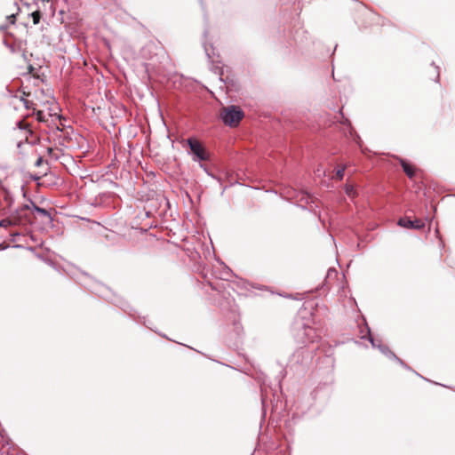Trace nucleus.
I'll use <instances>...</instances> for the list:
<instances>
[{"label":"nucleus","instance_id":"nucleus-6","mask_svg":"<svg viewBox=\"0 0 455 455\" xmlns=\"http://www.w3.org/2000/svg\"><path fill=\"white\" fill-rule=\"evenodd\" d=\"M398 225L411 229H421L425 227V223L422 220L416 219L414 220H411L407 218L400 219L398 221Z\"/></svg>","mask_w":455,"mask_h":455},{"label":"nucleus","instance_id":"nucleus-16","mask_svg":"<svg viewBox=\"0 0 455 455\" xmlns=\"http://www.w3.org/2000/svg\"><path fill=\"white\" fill-rule=\"evenodd\" d=\"M10 235L12 236L11 241L12 242H15L16 241V236H19L20 233L19 232H12V233L10 234Z\"/></svg>","mask_w":455,"mask_h":455},{"label":"nucleus","instance_id":"nucleus-13","mask_svg":"<svg viewBox=\"0 0 455 455\" xmlns=\"http://www.w3.org/2000/svg\"><path fill=\"white\" fill-rule=\"evenodd\" d=\"M345 169H346V166L342 167L341 169H339L336 172V177L339 179V180H342L343 177H344V172H345Z\"/></svg>","mask_w":455,"mask_h":455},{"label":"nucleus","instance_id":"nucleus-9","mask_svg":"<svg viewBox=\"0 0 455 455\" xmlns=\"http://www.w3.org/2000/svg\"><path fill=\"white\" fill-rule=\"evenodd\" d=\"M400 162L406 175L411 179L414 176L413 168L403 159H401Z\"/></svg>","mask_w":455,"mask_h":455},{"label":"nucleus","instance_id":"nucleus-1","mask_svg":"<svg viewBox=\"0 0 455 455\" xmlns=\"http://www.w3.org/2000/svg\"><path fill=\"white\" fill-rule=\"evenodd\" d=\"M29 208L30 206L28 204H23L22 206L15 209L10 217L0 221V228H8L12 226L27 224L28 222V219L24 212Z\"/></svg>","mask_w":455,"mask_h":455},{"label":"nucleus","instance_id":"nucleus-11","mask_svg":"<svg viewBox=\"0 0 455 455\" xmlns=\"http://www.w3.org/2000/svg\"><path fill=\"white\" fill-rule=\"evenodd\" d=\"M31 17H32V20H33V23L36 25V24H38L40 22V20H41V12L39 11H35L31 13Z\"/></svg>","mask_w":455,"mask_h":455},{"label":"nucleus","instance_id":"nucleus-12","mask_svg":"<svg viewBox=\"0 0 455 455\" xmlns=\"http://www.w3.org/2000/svg\"><path fill=\"white\" fill-rule=\"evenodd\" d=\"M315 175L317 176L318 178H321V177H323L326 175V171L325 169H323L322 166H319L315 171Z\"/></svg>","mask_w":455,"mask_h":455},{"label":"nucleus","instance_id":"nucleus-10","mask_svg":"<svg viewBox=\"0 0 455 455\" xmlns=\"http://www.w3.org/2000/svg\"><path fill=\"white\" fill-rule=\"evenodd\" d=\"M31 207H32V210L34 212H36V213L44 216V217H47L49 219H51V214L49 213V212L44 208H40L39 206L36 205L33 202H31Z\"/></svg>","mask_w":455,"mask_h":455},{"label":"nucleus","instance_id":"nucleus-20","mask_svg":"<svg viewBox=\"0 0 455 455\" xmlns=\"http://www.w3.org/2000/svg\"><path fill=\"white\" fill-rule=\"evenodd\" d=\"M41 161H42V160H41V158H40V159H38V161H37L36 164H37V165H39V164L41 163Z\"/></svg>","mask_w":455,"mask_h":455},{"label":"nucleus","instance_id":"nucleus-5","mask_svg":"<svg viewBox=\"0 0 455 455\" xmlns=\"http://www.w3.org/2000/svg\"><path fill=\"white\" fill-rule=\"evenodd\" d=\"M14 204V198L12 193L6 189L0 192V205L3 210H7L9 212H13L12 205Z\"/></svg>","mask_w":455,"mask_h":455},{"label":"nucleus","instance_id":"nucleus-15","mask_svg":"<svg viewBox=\"0 0 455 455\" xmlns=\"http://www.w3.org/2000/svg\"><path fill=\"white\" fill-rule=\"evenodd\" d=\"M353 190H354V188H353V187H352V186H349V185H347V186H346V193H347L349 196H351L353 195Z\"/></svg>","mask_w":455,"mask_h":455},{"label":"nucleus","instance_id":"nucleus-19","mask_svg":"<svg viewBox=\"0 0 455 455\" xmlns=\"http://www.w3.org/2000/svg\"><path fill=\"white\" fill-rule=\"evenodd\" d=\"M205 52H206V55H207L209 58H211L210 52H209V51H208V49H207L206 47H205Z\"/></svg>","mask_w":455,"mask_h":455},{"label":"nucleus","instance_id":"nucleus-8","mask_svg":"<svg viewBox=\"0 0 455 455\" xmlns=\"http://www.w3.org/2000/svg\"><path fill=\"white\" fill-rule=\"evenodd\" d=\"M36 119L41 122V123H47L48 122V117H52V116H56L58 117V115L57 113H52V112H49L48 114H45L44 111L42 110H36Z\"/></svg>","mask_w":455,"mask_h":455},{"label":"nucleus","instance_id":"nucleus-3","mask_svg":"<svg viewBox=\"0 0 455 455\" xmlns=\"http://www.w3.org/2000/svg\"><path fill=\"white\" fill-rule=\"evenodd\" d=\"M187 143L189 147V154L192 156V160L195 162L207 161L209 155L201 142L195 138H188Z\"/></svg>","mask_w":455,"mask_h":455},{"label":"nucleus","instance_id":"nucleus-7","mask_svg":"<svg viewBox=\"0 0 455 455\" xmlns=\"http://www.w3.org/2000/svg\"><path fill=\"white\" fill-rule=\"evenodd\" d=\"M303 335H304V338H303L302 342L305 344L315 343L320 338V336L317 333L315 329H314L313 327H310V326H306V325H304V328H303Z\"/></svg>","mask_w":455,"mask_h":455},{"label":"nucleus","instance_id":"nucleus-17","mask_svg":"<svg viewBox=\"0 0 455 455\" xmlns=\"http://www.w3.org/2000/svg\"><path fill=\"white\" fill-rule=\"evenodd\" d=\"M7 18H8V20H10V22H11V23H14V22H15V20H16V16H15V14H12V15L8 16Z\"/></svg>","mask_w":455,"mask_h":455},{"label":"nucleus","instance_id":"nucleus-14","mask_svg":"<svg viewBox=\"0 0 455 455\" xmlns=\"http://www.w3.org/2000/svg\"><path fill=\"white\" fill-rule=\"evenodd\" d=\"M24 106L28 109L32 108L34 111H36V108L34 107V104L32 102H29L28 100H24Z\"/></svg>","mask_w":455,"mask_h":455},{"label":"nucleus","instance_id":"nucleus-2","mask_svg":"<svg viewBox=\"0 0 455 455\" xmlns=\"http://www.w3.org/2000/svg\"><path fill=\"white\" fill-rule=\"evenodd\" d=\"M220 116L225 124L233 127L236 126L242 120L243 112L236 106H229L222 110Z\"/></svg>","mask_w":455,"mask_h":455},{"label":"nucleus","instance_id":"nucleus-4","mask_svg":"<svg viewBox=\"0 0 455 455\" xmlns=\"http://www.w3.org/2000/svg\"><path fill=\"white\" fill-rule=\"evenodd\" d=\"M366 329H367V334H368V339L370 340V342L371 343L372 347H378L380 352L384 355H386L387 356H388L389 358H393L395 359V361H397L401 365L405 366L404 363L400 359L398 358L387 346H384L380 343V341H376L371 335V331H370V329L368 326H366Z\"/></svg>","mask_w":455,"mask_h":455},{"label":"nucleus","instance_id":"nucleus-18","mask_svg":"<svg viewBox=\"0 0 455 455\" xmlns=\"http://www.w3.org/2000/svg\"><path fill=\"white\" fill-rule=\"evenodd\" d=\"M344 124H347L348 127H350V123L348 119H345Z\"/></svg>","mask_w":455,"mask_h":455}]
</instances>
